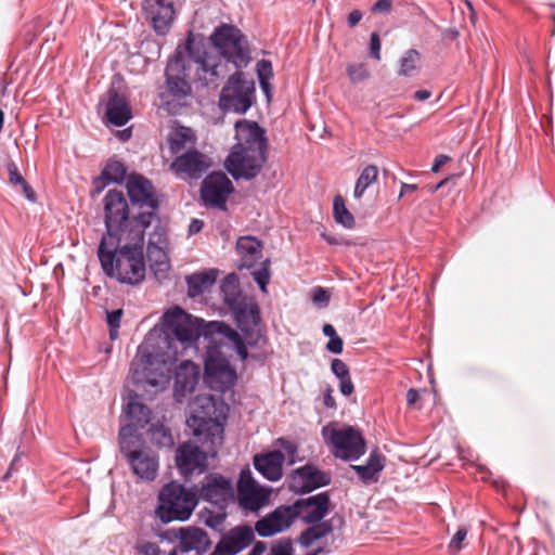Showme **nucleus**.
<instances>
[{"label":"nucleus","instance_id":"f257e3e1","mask_svg":"<svg viewBox=\"0 0 555 555\" xmlns=\"http://www.w3.org/2000/svg\"><path fill=\"white\" fill-rule=\"evenodd\" d=\"M164 333L150 332L131 362L130 377L138 390L153 395L169 384L178 357V344L183 350L193 348L203 337L206 343L204 380L216 391L231 389L237 379L228 356L236 352L246 360L248 351L244 340L232 327L220 321L204 323L179 307L169 309L163 317Z\"/></svg>","mask_w":555,"mask_h":555},{"label":"nucleus","instance_id":"f03ea898","mask_svg":"<svg viewBox=\"0 0 555 555\" xmlns=\"http://www.w3.org/2000/svg\"><path fill=\"white\" fill-rule=\"evenodd\" d=\"M105 225L113 240L122 235L132 221L141 222L147 232L146 255L151 269L160 278L170 269L168 249L169 240L166 228L154 211L141 212L128 217V204L120 191L111 190L104 197Z\"/></svg>","mask_w":555,"mask_h":555},{"label":"nucleus","instance_id":"7ed1b4c3","mask_svg":"<svg viewBox=\"0 0 555 555\" xmlns=\"http://www.w3.org/2000/svg\"><path fill=\"white\" fill-rule=\"evenodd\" d=\"M147 232L141 222L132 221L121 236H103L98 256L106 275L120 283L137 285L145 278L144 243Z\"/></svg>","mask_w":555,"mask_h":555},{"label":"nucleus","instance_id":"20e7f679","mask_svg":"<svg viewBox=\"0 0 555 555\" xmlns=\"http://www.w3.org/2000/svg\"><path fill=\"white\" fill-rule=\"evenodd\" d=\"M236 144L225 159V168L234 179H253L266 162L264 131L255 121L235 122Z\"/></svg>","mask_w":555,"mask_h":555},{"label":"nucleus","instance_id":"39448f33","mask_svg":"<svg viewBox=\"0 0 555 555\" xmlns=\"http://www.w3.org/2000/svg\"><path fill=\"white\" fill-rule=\"evenodd\" d=\"M228 411L229 406L223 401L216 400L208 393L196 396L190 403L188 426L199 440L211 444L212 453L222 443Z\"/></svg>","mask_w":555,"mask_h":555},{"label":"nucleus","instance_id":"423d86ee","mask_svg":"<svg viewBox=\"0 0 555 555\" xmlns=\"http://www.w3.org/2000/svg\"><path fill=\"white\" fill-rule=\"evenodd\" d=\"M224 302L234 314L235 321L249 346H256L262 339L260 328V311L257 302L250 297L242 296L237 279L234 274L224 278L221 284Z\"/></svg>","mask_w":555,"mask_h":555},{"label":"nucleus","instance_id":"0eeeda50","mask_svg":"<svg viewBox=\"0 0 555 555\" xmlns=\"http://www.w3.org/2000/svg\"><path fill=\"white\" fill-rule=\"evenodd\" d=\"M178 55L185 60L186 69L193 79L204 86H217L227 74V62L218 54L205 49L203 42L190 33L185 42L178 46Z\"/></svg>","mask_w":555,"mask_h":555},{"label":"nucleus","instance_id":"6e6552de","mask_svg":"<svg viewBox=\"0 0 555 555\" xmlns=\"http://www.w3.org/2000/svg\"><path fill=\"white\" fill-rule=\"evenodd\" d=\"M130 428L119 430V444L131 472L142 481H153L159 468L158 455L142 443L141 438H131Z\"/></svg>","mask_w":555,"mask_h":555},{"label":"nucleus","instance_id":"1a4fd4ad","mask_svg":"<svg viewBox=\"0 0 555 555\" xmlns=\"http://www.w3.org/2000/svg\"><path fill=\"white\" fill-rule=\"evenodd\" d=\"M197 505V493L176 482L163 487L158 495L156 514L163 522L184 521Z\"/></svg>","mask_w":555,"mask_h":555},{"label":"nucleus","instance_id":"9d476101","mask_svg":"<svg viewBox=\"0 0 555 555\" xmlns=\"http://www.w3.org/2000/svg\"><path fill=\"white\" fill-rule=\"evenodd\" d=\"M322 437L336 457L358 460L365 451L361 435L351 426L331 423L322 428Z\"/></svg>","mask_w":555,"mask_h":555},{"label":"nucleus","instance_id":"9b49d317","mask_svg":"<svg viewBox=\"0 0 555 555\" xmlns=\"http://www.w3.org/2000/svg\"><path fill=\"white\" fill-rule=\"evenodd\" d=\"M211 42L219 55L236 68H243L249 63L247 41L238 29L230 25L217 28L210 36Z\"/></svg>","mask_w":555,"mask_h":555},{"label":"nucleus","instance_id":"f8f14e48","mask_svg":"<svg viewBox=\"0 0 555 555\" xmlns=\"http://www.w3.org/2000/svg\"><path fill=\"white\" fill-rule=\"evenodd\" d=\"M255 99V82L245 78L242 72L232 74L222 88L219 99L220 108L237 114L246 113Z\"/></svg>","mask_w":555,"mask_h":555},{"label":"nucleus","instance_id":"ddd939ff","mask_svg":"<svg viewBox=\"0 0 555 555\" xmlns=\"http://www.w3.org/2000/svg\"><path fill=\"white\" fill-rule=\"evenodd\" d=\"M159 542L178 541L171 550V555H204L210 547L206 531L197 527H184L157 533Z\"/></svg>","mask_w":555,"mask_h":555},{"label":"nucleus","instance_id":"4468645a","mask_svg":"<svg viewBox=\"0 0 555 555\" xmlns=\"http://www.w3.org/2000/svg\"><path fill=\"white\" fill-rule=\"evenodd\" d=\"M271 489L259 485L250 469H243L237 482V500L245 511L256 512L269 503Z\"/></svg>","mask_w":555,"mask_h":555},{"label":"nucleus","instance_id":"2eb2a0df","mask_svg":"<svg viewBox=\"0 0 555 555\" xmlns=\"http://www.w3.org/2000/svg\"><path fill=\"white\" fill-rule=\"evenodd\" d=\"M166 76V93L162 94L164 103L169 104V100H167L169 96L182 99L190 94L191 86L189 79H192L193 76L186 69L185 60L178 55V49H176L175 55L168 62Z\"/></svg>","mask_w":555,"mask_h":555},{"label":"nucleus","instance_id":"dca6fc26","mask_svg":"<svg viewBox=\"0 0 555 555\" xmlns=\"http://www.w3.org/2000/svg\"><path fill=\"white\" fill-rule=\"evenodd\" d=\"M194 492L197 493V500L203 499L220 508H223L228 502L234 499L231 480L215 474L207 475L201 487L195 488Z\"/></svg>","mask_w":555,"mask_h":555},{"label":"nucleus","instance_id":"f3484780","mask_svg":"<svg viewBox=\"0 0 555 555\" xmlns=\"http://www.w3.org/2000/svg\"><path fill=\"white\" fill-rule=\"evenodd\" d=\"M232 192L233 184L223 172L210 173L201 188V196L205 205L218 208H224L227 198Z\"/></svg>","mask_w":555,"mask_h":555},{"label":"nucleus","instance_id":"a211bd4d","mask_svg":"<svg viewBox=\"0 0 555 555\" xmlns=\"http://www.w3.org/2000/svg\"><path fill=\"white\" fill-rule=\"evenodd\" d=\"M143 13L154 30L165 35L175 18L173 0H144Z\"/></svg>","mask_w":555,"mask_h":555},{"label":"nucleus","instance_id":"6ab92c4d","mask_svg":"<svg viewBox=\"0 0 555 555\" xmlns=\"http://www.w3.org/2000/svg\"><path fill=\"white\" fill-rule=\"evenodd\" d=\"M176 464L179 472L185 477L202 474L207 467V454L197 446L186 442L177 449Z\"/></svg>","mask_w":555,"mask_h":555},{"label":"nucleus","instance_id":"aec40b11","mask_svg":"<svg viewBox=\"0 0 555 555\" xmlns=\"http://www.w3.org/2000/svg\"><path fill=\"white\" fill-rule=\"evenodd\" d=\"M254 531L248 526H237L222 535L210 555H236L254 540Z\"/></svg>","mask_w":555,"mask_h":555},{"label":"nucleus","instance_id":"412c9836","mask_svg":"<svg viewBox=\"0 0 555 555\" xmlns=\"http://www.w3.org/2000/svg\"><path fill=\"white\" fill-rule=\"evenodd\" d=\"M209 167L210 162L207 156L196 151L177 156L171 164L172 171L181 179H198Z\"/></svg>","mask_w":555,"mask_h":555},{"label":"nucleus","instance_id":"4be33fe9","mask_svg":"<svg viewBox=\"0 0 555 555\" xmlns=\"http://www.w3.org/2000/svg\"><path fill=\"white\" fill-rule=\"evenodd\" d=\"M296 518V508L280 506L274 512L258 520L256 531L260 537H270L287 529Z\"/></svg>","mask_w":555,"mask_h":555},{"label":"nucleus","instance_id":"5701e85b","mask_svg":"<svg viewBox=\"0 0 555 555\" xmlns=\"http://www.w3.org/2000/svg\"><path fill=\"white\" fill-rule=\"evenodd\" d=\"M150 415L149 408L138 400V396H130L122 411L120 428L128 426L131 430L129 437L140 438L137 431L150 422Z\"/></svg>","mask_w":555,"mask_h":555},{"label":"nucleus","instance_id":"b1692460","mask_svg":"<svg viewBox=\"0 0 555 555\" xmlns=\"http://www.w3.org/2000/svg\"><path fill=\"white\" fill-rule=\"evenodd\" d=\"M330 482V477L314 466L306 465L291 476L289 487L295 492H310Z\"/></svg>","mask_w":555,"mask_h":555},{"label":"nucleus","instance_id":"393cba45","mask_svg":"<svg viewBox=\"0 0 555 555\" xmlns=\"http://www.w3.org/2000/svg\"><path fill=\"white\" fill-rule=\"evenodd\" d=\"M104 114L107 122L117 127L126 125L132 118L131 108L126 98L113 89L107 92Z\"/></svg>","mask_w":555,"mask_h":555},{"label":"nucleus","instance_id":"a878e982","mask_svg":"<svg viewBox=\"0 0 555 555\" xmlns=\"http://www.w3.org/2000/svg\"><path fill=\"white\" fill-rule=\"evenodd\" d=\"M128 195L133 204L146 206L151 209L157 207L152 183L140 175H132L127 179Z\"/></svg>","mask_w":555,"mask_h":555},{"label":"nucleus","instance_id":"bb28decb","mask_svg":"<svg viewBox=\"0 0 555 555\" xmlns=\"http://www.w3.org/2000/svg\"><path fill=\"white\" fill-rule=\"evenodd\" d=\"M198 377V367L192 361L185 360L179 364L175 375V397L178 401L182 402L194 390Z\"/></svg>","mask_w":555,"mask_h":555},{"label":"nucleus","instance_id":"cd10ccee","mask_svg":"<svg viewBox=\"0 0 555 555\" xmlns=\"http://www.w3.org/2000/svg\"><path fill=\"white\" fill-rule=\"evenodd\" d=\"M293 507L296 508V517L301 516L308 522H318L326 515L328 498L321 493L306 501H298Z\"/></svg>","mask_w":555,"mask_h":555},{"label":"nucleus","instance_id":"c85d7f7f","mask_svg":"<svg viewBox=\"0 0 555 555\" xmlns=\"http://www.w3.org/2000/svg\"><path fill=\"white\" fill-rule=\"evenodd\" d=\"M285 455L280 450L256 455L254 464L256 469L268 480L278 481L282 477V467Z\"/></svg>","mask_w":555,"mask_h":555},{"label":"nucleus","instance_id":"c756f323","mask_svg":"<svg viewBox=\"0 0 555 555\" xmlns=\"http://www.w3.org/2000/svg\"><path fill=\"white\" fill-rule=\"evenodd\" d=\"M218 278V270L209 269L202 272H196L186 278L188 294L191 297H196L207 292L216 282Z\"/></svg>","mask_w":555,"mask_h":555},{"label":"nucleus","instance_id":"7c9ffc66","mask_svg":"<svg viewBox=\"0 0 555 555\" xmlns=\"http://www.w3.org/2000/svg\"><path fill=\"white\" fill-rule=\"evenodd\" d=\"M170 150L175 154L190 152L195 143V134L191 128L173 127L169 134Z\"/></svg>","mask_w":555,"mask_h":555},{"label":"nucleus","instance_id":"2f4dec72","mask_svg":"<svg viewBox=\"0 0 555 555\" xmlns=\"http://www.w3.org/2000/svg\"><path fill=\"white\" fill-rule=\"evenodd\" d=\"M236 250L242 257V267L251 268L260 257L261 244L253 236H243L237 240Z\"/></svg>","mask_w":555,"mask_h":555},{"label":"nucleus","instance_id":"473e14b6","mask_svg":"<svg viewBox=\"0 0 555 555\" xmlns=\"http://www.w3.org/2000/svg\"><path fill=\"white\" fill-rule=\"evenodd\" d=\"M422 68V55L415 49L405 51L399 60L400 76L413 77L420 73Z\"/></svg>","mask_w":555,"mask_h":555},{"label":"nucleus","instance_id":"72a5a7b5","mask_svg":"<svg viewBox=\"0 0 555 555\" xmlns=\"http://www.w3.org/2000/svg\"><path fill=\"white\" fill-rule=\"evenodd\" d=\"M352 468L365 482L376 481L378 473L384 468L380 455L372 453L365 465H354Z\"/></svg>","mask_w":555,"mask_h":555},{"label":"nucleus","instance_id":"f704fd0d","mask_svg":"<svg viewBox=\"0 0 555 555\" xmlns=\"http://www.w3.org/2000/svg\"><path fill=\"white\" fill-rule=\"evenodd\" d=\"M378 177V168L373 165L366 166L360 173L353 190V197L359 199L363 196L365 190L373 184Z\"/></svg>","mask_w":555,"mask_h":555},{"label":"nucleus","instance_id":"c9c22d12","mask_svg":"<svg viewBox=\"0 0 555 555\" xmlns=\"http://www.w3.org/2000/svg\"><path fill=\"white\" fill-rule=\"evenodd\" d=\"M126 177V168L122 163L118 160H111L102 171L101 178L96 181H103L102 186L108 183H119Z\"/></svg>","mask_w":555,"mask_h":555},{"label":"nucleus","instance_id":"e433bc0d","mask_svg":"<svg viewBox=\"0 0 555 555\" xmlns=\"http://www.w3.org/2000/svg\"><path fill=\"white\" fill-rule=\"evenodd\" d=\"M256 73L259 80L260 88L262 92L266 94L268 101L271 99V90L272 86L270 85V79L273 76L272 64L268 60H261L256 65Z\"/></svg>","mask_w":555,"mask_h":555},{"label":"nucleus","instance_id":"4c0bfd02","mask_svg":"<svg viewBox=\"0 0 555 555\" xmlns=\"http://www.w3.org/2000/svg\"><path fill=\"white\" fill-rule=\"evenodd\" d=\"M333 214L335 221L344 228L352 229L354 227V218L347 209L345 199L340 195L334 197Z\"/></svg>","mask_w":555,"mask_h":555},{"label":"nucleus","instance_id":"58836bf2","mask_svg":"<svg viewBox=\"0 0 555 555\" xmlns=\"http://www.w3.org/2000/svg\"><path fill=\"white\" fill-rule=\"evenodd\" d=\"M331 532V528L325 524H318L301 533L299 542L302 546L308 547L317 544L321 539Z\"/></svg>","mask_w":555,"mask_h":555},{"label":"nucleus","instance_id":"ea45409f","mask_svg":"<svg viewBox=\"0 0 555 555\" xmlns=\"http://www.w3.org/2000/svg\"><path fill=\"white\" fill-rule=\"evenodd\" d=\"M346 70L349 80L353 85L360 83L370 77V72L364 63H349Z\"/></svg>","mask_w":555,"mask_h":555},{"label":"nucleus","instance_id":"a19ab883","mask_svg":"<svg viewBox=\"0 0 555 555\" xmlns=\"http://www.w3.org/2000/svg\"><path fill=\"white\" fill-rule=\"evenodd\" d=\"M151 438L160 447H169L173 443L170 433L164 426L153 427Z\"/></svg>","mask_w":555,"mask_h":555},{"label":"nucleus","instance_id":"79ce46f5","mask_svg":"<svg viewBox=\"0 0 555 555\" xmlns=\"http://www.w3.org/2000/svg\"><path fill=\"white\" fill-rule=\"evenodd\" d=\"M121 317H122L121 309H117V310L109 311L106 313V321H107V324L109 325V336L112 339L117 338Z\"/></svg>","mask_w":555,"mask_h":555},{"label":"nucleus","instance_id":"37998d69","mask_svg":"<svg viewBox=\"0 0 555 555\" xmlns=\"http://www.w3.org/2000/svg\"><path fill=\"white\" fill-rule=\"evenodd\" d=\"M138 551L141 555H171V551H162L157 543L151 541H142L138 545Z\"/></svg>","mask_w":555,"mask_h":555},{"label":"nucleus","instance_id":"c03bdc74","mask_svg":"<svg viewBox=\"0 0 555 555\" xmlns=\"http://www.w3.org/2000/svg\"><path fill=\"white\" fill-rule=\"evenodd\" d=\"M254 280L259 285L260 289L266 293L267 292V285L270 280V271L267 264H264L262 268L255 270L253 272Z\"/></svg>","mask_w":555,"mask_h":555},{"label":"nucleus","instance_id":"a18cd8bd","mask_svg":"<svg viewBox=\"0 0 555 555\" xmlns=\"http://www.w3.org/2000/svg\"><path fill=\"white\" fill-rule=\"evenodd\" d=\"M312 301L318 307H325L330 301V294L324 288L318 287L312 292Z\"/></svg>","mask_w":555,"mask_h":555},{"label":"nucleus","instance_id":"49530a36","mask_svg":"<svg viewBox=\"0 0 555 555\" xmlns=\"http://www.w3.org/2000/svg\"><path fill=\"white\" fill-rule=\"evenodd\" d=\"M467 530L465 528H460L456 533L453 535L449 543V548L452 552H457L462 547V542L466 539Z\"/></svg>","mask_w":555,"mask_h":555},{"label":"nucleus","instance_id":"de8ad7c7","mask_svg":"<svg viewBox=\"0 0 555 555\" xmlns=\"http://www.w3.org/2000/svg\"><path fill=\"white\" fill-rule=\"evenodd\" d=\"M332 372L339 378L349 376V370L340 359H334L331 364Z\"/></svg>","mask_w":555,"mask_h":555},{"label":"nucleus","instance_id":"09e8293b","mask_svg":"<svg viewBox=\"0 0 555 555\" xmlns=\"http://www.w3.org/2000/svg\"><path fill=\"white\" fill-rule=\"evenodd\" d=\"M380 39L377 33H373L370 38V52L371 55L379 61L380 60Z\"/></svg>","mask_w":555,"mask_h":555},{"label":"nucleus","instance_id":"8fccbe9b","mask_svg":"<svg viewBox=\"0 0 555 555\" xmlns=\"http://www.w3.org/2000/svg\"><path fill=\"white\" fill-rule=\"evenodd\" d=\"M326 349L334 354H340L343 352V339L338 335L330 338Z\"/></svg>","mask_w":555,"mask_h":555},{"label":"nucleus","instance_id":"3c124183","mask_svg":"<svg viewBox=\"0 0 555 555\" xmlns=\"http://www.w3.org/2000/svg\"><path fill=\"white\" fill-rule=\"evenodd\" d=\"M340 380V392L344 396H350L353 392V384L350 376L344 377Z\"/></svg>","mask_w":555,"mask_h":555},{"label":"nucleus","instance_id":"603ef678","mask_svg":"<svg viewBox=\"0 0 555 555\" xmlns=\"http://www.w3.org/2000/svg\"><path fill=\"white\" fill-rule=\"evenodd\" d=\"M450 160V157L447 156V155H439L436 157L434 164H433V167H431V171L433 172H438L439 169L446 165L448 162Z\"/></svg>","mask_w":555,"mask_h":555},{"label":"nucleus","instance_id":"864d4df0","mask_svg":"<svg viewBox=\"0 0 555 555\" xmlns=\"http://www.w3.org/2000/svg\"><path fill=\"white\" fill-rule=\"evenodd\" d=\"M391 8V1L390 0H378L375 4L373 10L375 12H388Z\"/></svg>","mask_w":555,"mask_h":555},{"label":"nucleus","instance_id":"5fc2aeb1","mask_svg":"<svg viewBox=\"0 0 555 555\" xmlns=\"http://www.w3.org/2000/svg\"><path fill=\"white\" fill-rule=\"evenodd\" d=\"M362 18V13L358 10H354L352 11L349 15H348V24L350 27H353L356 26Z\"/></svg>","mask_w":555,"mask_h":555},{"label":"nucleus","instance_id":"6e6d98bb","mask_svg":"<svg viewBox=\"0 0 555 555\" xmlns=\"http://www.w3.org/2000/svg\"><path fill=\"white\" fill-rule=\"evenodd\" d=\"M202 229H203V221H201L198 219H194L191 221V223L189 225V234H191V235L196 234V233L201 232Z\"/></svg>","mask_w":555,"mask_h":555},{"label":"nucleus","instance_id":"4d7b16f0","mask_svg":"<svg viewBox=\"0 0 555 555\" xmlns=\"http://www.w3.org/2000/svg\"><path fill=\"white\" fill-rule=\"evenodd\" d=\"M10 181L14 184H24L25 180L23 177L17 172L16 168L10 169Z\"/></svg>","mask_w":555,"mask_h":555},{"label":"nucleus","instance_id":"13d9d810","mask_svg":"<svg viewBox=\"0 0 555 555\" xmlns=\"http://www.w3.org/2000/svg\"><path fill=\"white\" fill-rule=\"evenodd\" d=\"M267 550V546L263 542H257L251 551L249 552L248 555H263V553L266 552Z\"/></svg>","mask_w":555,"mask_h":555},{"label":"nucleus","instance_id":"bf43d9fd","mask_svg":"<svg viewBox=\"0 0 555 555\" xmlns=\"http://www.w3.org/2000/svg\"><path fill=\"white\" fill-rule=\"evenodd\" d=\"M418 399V392L417 390L411 388L406 393V401L409 405L414 404Z\"/></svg>","mask_w":555,"mask_h":555},{"label":"nucleus","instance_id":"052dcab7","mask_svg":"<svg viewBox=\"0 0 555 555\" xmlns=\"http://www.w3.org/2000/svg\"><path fill=\"white\" fill-rule=\"evenodd\" d=\"M415 190H417L416 184L402 183L399 196L402 197L404 194H406L409 192H414Z\"/></svg>","mask_w":555,"mask_h":555},{"label":"nucleus","instance_id":"680f3d73","mask_svg":"<svg viewBox=\"0 0 555 555\" xmlns=\"http://www.w3.org/2000/svg\"><path fill=\"white\" fill-rule=\"evenodd\" d=\"M431 95V92L428 91V90H418L414 93V98L417 100V101H425L427 99H429Z\"/></svg>","mask_w":555,"mask_h":555},{"label":"nucleus","instance_id":"e2e57ef3","mask_svg":"<svg viewBox=\"0 0 555 555\" xmlns=\"http://www.w3.org/2000/svg\"><path fill=\"white\" fill-rule=\"evenodd\" d=\"M323 334L328 338H333L334 336L337 335L335 328L331 324H325L323 326Z\"/></svg>","mask_w":555,"mask_h":555},{"label":"nucleus","instance_id":"0e129e2a","mask_svg":"<svg viewBox=\"0 0 555 555\" xmlns=\"http://www.w3.org/2000/svg\"><path fill=\"white\" fill-rule=\"evenodd\" d=\"M22 186H23V191H24L25 196L29 201H34L35 199V193L31 190V188L26 182L24 184H22Z\"/></svg>","mask_w":555,"mask_h":555},{"label":"nucleus","instance_id":"69168bd1","mask_svg":"<svg viewBox=\"0 0 555 555\" xmlns=\"http://www.w3.org/2000/svg\"><path fill=\"white\" fill-rule=\"evenodd\" d=\"M131 135L130 129H124L118 132V137L121 141H127Z\"/></svg>","mask_w":555,"mask_h":555},{"label":"nucleus","instance_id":"338daca9","mask_svg":"<svg viewBox=\"0 0 555 555\" xmlns=\"http://www.w3.org/2000/svg\"><path fill=\"white\" fill-rule=\"evenodd\" d=\"M284 448L286 449V451L288 452L289 454V457H291V462L293 463L294 462V459H293V453L295 451V447L293 443L291 442H285L284 443Z\"/></svg>","mask_w":555,"mask_h":555},{"label":"nucleus","instance_id":"774afa93","mask_svg":"<svg viewBox=\"0 0 555 555\" xmlns=\"http://www.w3.org/2000/svg\"><path fill=\"white\" fill-rule=\"evenodd\" d=\"M324 403H325L326 406H330V408L334 406V399L331 396V393H326L324 396Z\"/></svg>","mask_w":555,"mask_h":555}]
</instances>
